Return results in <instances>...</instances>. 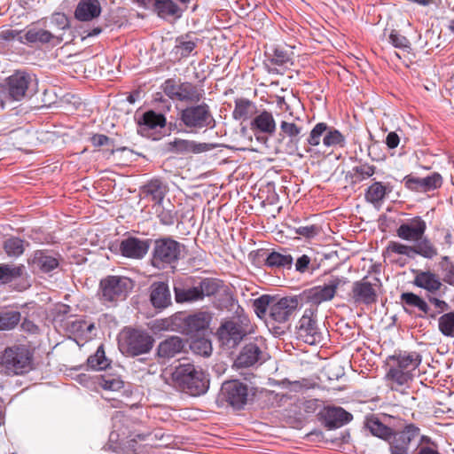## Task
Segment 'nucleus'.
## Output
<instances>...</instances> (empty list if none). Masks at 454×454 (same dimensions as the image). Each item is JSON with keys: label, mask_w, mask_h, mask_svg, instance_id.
<instances>
[{"label": "nucleus", "mask_w": 454, "mask_h": 454, "mask_svg": "<svg viewBox=\"0 0 454 454\" xmlns=\"http://www.w3.org/2000/svg\"><path fill=\"white\" fill-rule=\"evenodd\" d=\"M438 330L443 336L454 338V311L443 313L438 318Z\"/></svg>", "instance_id": "79ce46f5"}, {"label": "nucleus", "mask_w": 454, "mask_h": 454, "mask_svg": "<svg viewBox=\"0 0 454 454\" xmlns=\"http://www.w3.org/2000/svg\"><path fill=\"white\" fill-rule=\"evenodd\" d=\"M211 320V315L206 311H199L189 316L178 315L175 323L180 325V330L186 334H194L207 329Z\"/></svg>", "instance_id": "2eb2a0df"}, {"label": "nucleus", "mask_w": 454, "mask_h": 454, "mask_svg": "<svg viewBox=\"0 0 454 454\" xmlns=\"http://www.w3.org/2000/svg\"><path fill=\"white\" fill-rule=\"evenodd\" d=\"M309 262H310V258L308 255H306V254L301 255L296 261V263H295L296 270L300 271V272H305L306 270L308 269Z\"/></svg>", "instance_id": "338daca9"}, {"label": "nucleus", "mask_w": 454, "mask_h": 454, "mask_svg": "<svg viewBox=\"0 0 454 454\" xmlns=\"http://www.w3.org/2000/svg\"><path fill=\"white\" fill-rule=\"evenodd\" d=\"M22 266H14L9 264L0 265V281L8 283L22 275Z\"/></svg>", "instance_id": "09e8293b"}, {"label": "nucleus", "mask_w": 454, "mask_h": 454, "mask_svg": "<svg viewBox=\"0 0 454 454\" xmlns=\"http://www.w3.org/2000/svg\"><path fill=\"white\" fill-rule=\"evenodd\" d=\"M439 267L443 273L442 280L454 286V263L450 261V258L447 255L442 256L439 262Z\"/></svg>", "instance_id": "3c124183"}, {"label": "nucleus", "mask_w": 454, "mask_h": 454, "mask_svg": "<svg viewBox=\"0 0 454 454\" xmlns=\"http://www.w3.org/2000/svg\"><path fill=\"white\" fill-rule=\"evenodd\" d=\"M401 301L404 306V309L407 311L406 307L417 308L423 315L419 317H424V316L428 315L430 311L429 305L422 297L419 296L413 293H403L401 294Z\"/></svg>", "instance_id": "e433bc0d"}, {"label": "nucleus", "mask_w": 454, "mask_h": 454, "mask_svg": "<svg viewBox=\"0 0 454 454\" xmlns=\"http://www.w3.org/2000/svg\"><path fill=\"white\" fill-rule=\"evenodd\" d=\"M323 141L325 147H343L345 137L337 129L325 122L317 123L310 131L307 142L310 146H317Z\"/></svg>", "instance_id": "1a4fd4ad"}, {"label": "nucleus", "mask_w": 454, "mask_h": 454, "mask_svg": "<svg viewBox=\"0 0 454 454\" xmlns=\"http://www.w3.org/2000/svg\"><path fill=\"white\" fill-rule=\"evenodd\" d=\"M297 297H283L270 305V316L278 323H284L294 314L298 308Z\"/></svg>", "instance_id": "a211bd4d"}, {"label": "nucleus", "mask_w": 454, "mask_h": 454, "mask_svg": "<svg viewBox=\"0 0 454 454\" xmlns=\"http://www.w3.org/2000/svg\"><path fill=\"white\" fill-rule=\"evenodd\" d=\"M387 251L399 255H405L409 258H414L413 246L405 245L396 241H390L387 245Z\"/></svg>", "instance_id": "603ef678"}, {"label": "nucleus", "mask_w": 454, "mask_h": 454, "mask_svg": "<svg viewBox=\"0 0 454 454\" xmlns=\"http://www.w3.org/2000/svg\"><path fill=\"white\" fill-rule=\"evenodd\" d=\"M91 142L95 146H102L108 145L110 138L103 134H96L91 137Z\"/></svg>", "instance_id": "774afa93"}, {"label": "nucleus", "mask_w": 454, "mask_h": 454, "mask_svg": "<svg viewBox=\"0 0 454 454\" xmlns=\"http://www.w3.org/2000/svg\"><path fill=\"white\" fill-rule=\"evenodd\" d=\"M253 131L272 135L276 131V121L271 113L263 110L257 114L250 122Z\"/></svg>", "instance_id": "cd10ccee"}, {"label": "nucleus", "mask_w": 454, "mask_h": 454, "mask_svg": "<svg viewBox=\"0 0 454 454\" xmlns=\"http://www.w3.org/2000/svg\"><path fill=\"white\" fill-rule=\"evenodd\" d=\"M4 249L9 256L18 257L24 253V241L19 238L12 237L4 242Z\"/></svg>", "instance_id": "de8ad7c7"}, {"label": "nucleus", "mask_w": 454, "mask_h": 454, "mask_svg": "<svg viewBox=\"0 0 454 454\" xmlns=\"http://www.w3.org/2000/svg\"><path fill=\"white\" fill-rule=\"evenodd\" d=\"M154 339L145 331L125 329L120 340V347L123 353L138 356L148 353L153 346Z\"/></svg>", "instance_id": "39448f33"}, {"label": "nucleus", "mask_w": 454, "mask_h": 454, "mask_svg": "<svg viewBox=\"0 0 454 454\" xmlns=\"http://www.w3.org/2000/svg\"><path fill=\"white\" fill-rule=\"evenodd\" d=\"M221 284L215 279L206 278L202 280L198 286L200 300L205 296L215 295L218 293Z\"/></svg>", "instance_id": "8fccbe9b"}, {"label": "nucleus", "mask_w": 454, "mask_h": 454, "mask_svg": "<svg viewBox=\"0 0 454 454\" xmlns=\"http://www.w3.org/2000/svg\"><path fill=\"white\" fill-rule=\"evenodd\" d=\"M185 342L178 336H171L161 342L157 348V355L160 358L169 359L182 352Z\"/></svg>", "instance_id": "393cba45"}, {"label": "nucleus", "mask_w": 454, "mask_h": 454, "mask_svg": "<svg viewBox=\"0 0 454 454\" xmlns=\"http://www.w3.org/2000/svg\"><path fill=\"white\" fill-rule=\"evenodd\" d=\"M169 374L172 384L193 396L206 393L209 387L204 372L192 364H181Z\"/></svg>", "instance_id": "f03ea898"}, {"label": "nucleus", "mask_w": 454, "mask_h": 454, "mask_svg": "<svg viewBox=\"0 0 454 454\" xmlns=\"http://www.w3.org/2000/svg\"><path fill=\"white\" fill-rule=\"evenodd\" d=\"M378 279L375 283H370L366 278L356 281L352 286V298L356 303L371 305L377 301Z\"/></svg>", "instance_id": "f3484780"}, {"label": "nucleus", "mask_w": 454, "mask_h": 454, "mask_svg": "<svg viewBox=\"0 0 454 454\" xmlns=\"http://www.w3.org/2000/svg\"><path fill=\"white\" fill-rule=\"evenodd\" d=\"M343 284L345 281L341 278L333 277L327 283L307 290L305 292L307 301L313 305H319L331 301L335 296L338 287Z\"/></svg>", "instance_id": "4468645a"}, {"label": "nucleus", "mask_w": 454, "mask_h": 454, "mask_svg": "<svg viewBox=\"0 0 454 454\" xmlns=\"http://www.w3.org/2000/svg\"><path fill=\"white\" fill-rule=\"evenodd\" d=\"M20 31L12 29V28H4L0 30V40L3 41H12L20 35Z\"/></svg>", "instance_id": "69168bd1"}, {"label": "nucleus", "mask_w": 454, "mask_h": 454, "mask_svg": "<svg viewBox=\"0 0 454 454\" xmlns=\"http://www.w3.org/2000/svg\"><path fill=\"white\" fill-rule=\"evenodd\" d=\"M28 263L34 268L43 272H50L56 269L59 264V260L55 255L44 252L35 251L32 257L28 260Z\"/></svg>", "instance_id": "5701e85b"}, {"label": "nucleus", "mask_w": 454, "mask_h": 454, "mask_svg": "<svg viewBox=\"0 0 454 454\" xmlns=\"http://www.w3.org/2000/svg\"><path fill=\"white\" fill-rule=\"evenodd\" d=\"M174 293L175 299L179 303L200 300L198 286H190L182 278L174 281Z\"/></svg>", "instance_id": "bb28decb"}, {"label": "nucleus", "mask_w": 454, "mask_h": 454, "mask_svg": "<svg viewBox=\"0 0 454 454\" xmlns=\"http://www.w3.org/2000/svg\"><path fill=\"white\" fill-rule=\"evenodd\" d=\"M158 217L162 224L172 225L175 223L176 214L171 209L162 208L158 212Z\"/></svg>", "instance_id": "052dcab7"}, {"label": "nucleus", "mask_w": 454, "mask_h": 454, "mask_svg": "<svg viewBox=\"0 0 454 454\" xmlns=\"http://www.w3.org/2000/svg\"><path fill=\"white\" fill-rule=\"evenodd\" d=\"M151 301L155 308H166L170 304L171 295L164 282H155L151 286Z\"/></svg>", "instance_id": "c85d7f7f"}, {"label": "nucleus", "mask_w": 454, "mask_h": 454, "mask_svg": "<svg viewBox=\"0 0 454 454\" xmlns=\"http://www.w3.org/2000/svg\"><path fill=\"white\" fill-rule=\"evenodd\" d=\"M248 318L239 316L224 321L217 331V336L222 346L226 348H235L247 335Z\"/></svg>", "instance_id": "423d86ee"}, {"label": "nucleus", "mask_w": 454, "mask_h": 454, "mask_svg": "<svg viewBox=\"0 0 454 454\" xmlns=\"http://www.w3.org/2000/svg\"><path fill=\"white\" fill-rule=\"evenodd\" d=\"M164 93L173 100L187 103H198L204 96V90L197 85L168 79L163 84Z\"/></svg>", "instance_id": "6e6552de"}, {"label": "nucleus", "mask_w": 454, "mask_h": 454, "mask_svg": "<svg viewBox=\"0 0 454 454\" xmlns=\"http://www.w3.org/2000/svg\"><path fill=\"white\" fill-rule=\"evenodd\" d=\"M101 7L98 0H81L75 9V18L89 21L100 14Z\"/></svg>", "instance_id": "c756f323"}, {"label": "nucleus", "mask_w": 454, "mask_h": 454, "mask_svg": "<svg viewBox=\"0 0 454 454\" xmlns=\"http://www.w3.org/2000/svg\"><path fill=\"white\" fill-rule=\"evenodd\" d=\"M314 314L313 309H306L296 326V337L309 345L319 344L323 340L322 333L317 325Z\"/></svg>", "instance_id": "ddd939ff"}, {"label": "nucleus", "mask_w": 454, "mask_h": 454, "mask_svg": "<svg viewBox=\"0 0 454 454\" xmlns=\"http://www.w3.org/2000/svg\"><path fill=\"white\" fill-rule=\"evenodd\" d=\"M25 37L30 43H49L52 38L62 40L60 35H54L51 31L33 27L27 31Z\"/></svg>", "instance_id": "ea45409f"}, {"label": "nucleus", "mask_w": 454, "mask_h": 454, "mask_svg": "<svg viewBox=\"0 0 454 454\" xmlns=\"http://www.w3.org/2000/svg\"><path fill=\"white\" fill-rule=\"evenodd\" d=\"M352 419V414L341 407H331L325 411V420L330 427H340Z\"/></svg>", "instance_id": "7c9ffc66"}, {"label": "nucleus", "mask_w": 454, "mask_h": 454, "mask_svg": "<svg viewBox=\"0 0 454 454\" xmlns=\"http://www.w3.org/2000/svg\"><path fill=\"white\" fill-rule=\"evenodd\" d=\"M427 300L438 309V313H443L448 311L450 309V305L444 300L439 299L433 295H428Z\"/></svg>", "instance_id": "e2e57ef3"}, {"label": "nucleus", "mask_w": 454, "mask_h": 454, "mask_svg": "<svg viewBox=\"0 0 454 454\" xmlns=\"http://www.w3.org/2000/svg\"><path fill=\"white\" fill-rule=\"evenodd\" d=\"M199 39L192 37L190 35L180 36L176 41V45L173 49V52L178 58L188 57L196 48Z\"/></svg>", "instance_id": "f704fd0d"}, {"label": "nucleus", "mask_w": 454, "mask_h": 454, "mask_svg": "<svg viewBox=\"0 0 454 454\" xmlns=\"http://www.w3.org/2000/svg\"><path fill=\"white\" fill-rule=\"evenodd\" d=\"M145 196H150L160 207L167 192V186L159 179H153L142 187Z\"/></svg>", "instance_id": "473e14b6"}, {"label": "nucleus", "mask_w": 454, "mask_h": 454, "mask_svg": "<svg viewBox=\"0 0 454 454\" xmlns=\"http://www.w3.org/2000/svg\"><path fill=\"white\" fill-rule=\"evenodd\" d=\"M21 315L13 309L0 310V331L13 329L20 321Z\"/></svg>", "instance_id": "58836bf2"}, {"label": "nucleus", "mask_w": 454, "mask_h": 454, "mask_svg": "<svg viewBox=\"0 0 454 454\" xmlns=\"http://www.w3.org/2000/svg\"><path fill=\"white\" fill-rule=\"evenodd\" d=\"M302 128L294 121L284 120L280 122V136L287 137L291 142H297Z\"/></svg>", "instance_id": "a18cd8bd"}, {"label": "nucleus", "mask_w": 454, "mask_h": 454, "mask_svg": "<svg viewBox=\"0 0 454 454\" xmlns=\"http://www.w3.org/2000/svg\"><path fill=\"white\" fill-rule=\"evenodd\" d=\"M393 362L386 375L392 390L403 392L413 378V372L420 364L421 358L417 352H400L389 356Z\"/></svg>", "instance_id": "f257e3e1"}, {"label": "nucleus", "mask_w": 454, "mask_h": 454, "mask_svg": "<svg viewBox=\"0 0 454 454\" xmlns=\"http://www.w3.org/2000/svg\"><path fill=\"white\" fill-rule=\"evenodd\" d=\"M296 233L305 238H313L317 235L318 228L316 225L300 226L296 229Z\"/></svg>", "instance_id": "680f3d73"}, {"label": "nucleus", "mask_w": 454, "mask_h": 454, "mask_svg": "<svg viewBox=\"0 0 454 454\" xmlns=\"http://www.w3.org/2000/svg\"><path fill=\"white\" fill-rule=\"evenodd\" d=\"M389 42L395 48H399V49L407 50V49H410V46H411V43H410L409 40L405 36L398 34L395 31H393L390 34V35H389Z\"/></svg>", "instance_id": "4d7b16f0"}, {"label": "nucleus", "mask_w": 454, "mask_h": 454, "mask_svg": "<svg viewBox=\"0 0 454 454\" xmlns=\"http://www.w3.org/2000/svg\"><path fill=\"white\" fill-rule=\"evenodd\" d=\"M255 113L256 106L252 101L247 98H239L235 100V107L232 112V115L235 120H248Z\"/></svg>", "instance_id": "4c0bfd02"}, {"label": "nucleus", "mask_w": 454, "mask_h": 454, "mask_svg": "<svg viewBox=\"0 0 454 454\" xmlns=\"http://www.w3.org/2000/svg\"><path fill=\"white\" fill-rule=\"evenodd\" d=\"M32 79L25 72L18 71L12 74L6 82V85L0 88L3 98L6 103L12 100L19 101L23 98Z\"/></svg>", "instance_id": "f8f14e48"}, {"label": "nucleus", "mask_w": 454, "mask_h": 454, "mask_svg": "<svg viewBox=\"0 0 454 454\" xmlns=\"http://www.w3.org/2000/svg\"><path fill=\"white\" fill-rule=\"evenodd\" d=\"M219 398L234 409L240 410L248 399L247 386L236 380L225 381L222 385Z\"/></svg>", "instance_id": "9d476101"}, {"label": "nucleus", "mask_w": 454, "mask_h": 454, "mask_svg": "<svg viewBox=\"0 0 454 454\" xmlns=\"http://www.w3.org/2000/svg\"><path fill=\"white\" fill-rule=\"evenodd\" d=\"M385 421H381L375 416L366 418L365 427L375 436L386 439L392 434V429L385 425L386 419H390L389 416L385 415Z\"/></svg>", "instance_id": "72a5a7b5"}, {"label": "nucleus", "mask_w": 454, "mask_h": 454, "mask_svg": "<svg viewBox=\"0 0 454 454\" xmlns=\"http://www.w3.org/2000/svg\"><path fill=\"white\" fill-rule=\"evenodd\" d=\"M414 279L413 285L417 287L426 290L429 294L437 293L442 286V280L440 277L431 270H413Z\"/></svg>", "instance_id": "aec40b11"}, {"label": "nucleus", "mask_w": 454, "mask_h": 454, "mask_svg": "<svg viewBox=\"0 0 454 454\" xmlns=\"http://www.w3.org/2000/svg\"><path fill=\"white\" fill-rule=\"evenodd\" d=\"M262 356V350L257 344L250 342L246 344L234 361L237 369L247 368L254 365Z\"/></svg>", "instance_id": "4be33fe9"}, {"label": "nucleus", "mask_w": 454, "mask_h": 454, "mask_svg": "<svg viewBox=\"0 0 454 454\" xmlns=\"http://www.w3.org/2000/svg\"><path fill=\"white\" fill-rule=\"evenodd\" d=\"M293 258L290 254H282L278 252L270 253L266 259V265L276 268H291Z\"/></svg>", "instance_id": "49530a36"}, {"label": "nucleus", "mask_w": 454, "mask_h": 454, "mask_svg": "<svg viewBox=\"0 0 454 454\" xmlns=\"http://www.w3.org/2000/svg\"><path fill=\"white\" fill-rule=\"evenodd\" d=\"M272 301H270L268 296H262L258 299H255L253 304L255 313L259 317H262L266 313L268 308L270 309Z\"/></svg>", "instance_id": "6e6d98bb"}, {"label": "nucleus", "mask_w": 454, "mask_h": 454, "mask_svg": "<svg viewBox=\"0 0 454 454\" xmlns=\"http://www.w3.org/2000/svg\"><path fill=\"white\" fill-rule=\"evenodd\" d=\"M144 7L154 6L158 15L161 18L177 16L181 14V9L172 0H137Z\"/></svg>", "instance_id": "a878e982"}, {"label": "nucleus", "mask_w": 454, "mask_h": 454, "mask_svg": "<svg viewBox=\"0 0 454 454\" xmlns=\"http://www.w3.org/2000/svg\"><path fill=\"white\" fill-rule=\"evenodd\" d=\"M148 249L147 240H141L133 237L123 239L120 245L121 254L133 259L143 258L147 254Z\"/></svg>", "instance_id": "412c9836"}, {"label": "nucleus", "mask_w": 454, "mask_h": 454, "mask_svg": "<svg viewBox=\"0 0 454 454\" xmlns=\"http://www.w3.org/2000/svg\"><path fill=\"white\" fill-rule=\"evenodd\" d=\"M376 167L368 163H361L353 168L355 177L359 180L367 179L374 175Z\"/></svg>", "instance_id": "5fc2aeb1"}, {"label": "nucleus", "mask_w": 454, "mask_h": 454, "mask_svg": "<svg viewBox=\"0 0 454 454\" xmlns=\"http://www.w3.org/2000/svg\"><path fill=\"white\" fill-rule=\"evenodd\" d=\"M181 253V245L171 239H162L155 242L153 264L163 268L165 264L176 262Z\"/></svg>", "instance_id": "9b49d317"}, {"label": "nucleus", "mask_w": 454, "mask_h": 454, "mask_svg": "<svg viewBox=\"0 0 454 454\" xmlns=\"http://www.w3.org/2000/svg\"><path fill=\"white\" fill-rule=\"evenodd\" d=\"M51 25L58 30H64L68 27V20L63 13H55L51 19Z\"/></svg>", "instance_id": "13d9d810"}, {"label": "nucleus", "mask_w": 454, "mask_h": 454, "mask_svg": "<svg viewBox=\"0 0 454 454\" xmlns=\"http://www.w3.org/2000/svg\"><path fill=\"white\" fill-rule=\"evenodd\" d=\"M133 287V281L127 277L107 276L99 283V299L104 303L115 304L124 301Z\"/></svg>", "instance_id": "20e7f679"}, {"label": "nucleus", "mask_w": 454, "mask_h": 454, "mask_svg": "<svg viewBox=\"0 0 454 454\" xmlns=\"http://www.w3.org/2000/svg\"><path fill=\"white\" fill-rule=\"evenodd\" d=\"M442 177L439 173H433L427 177H415L407 176L404 177L405 187L417 192H427L441 187Z\"/></svg>", "instance_id": "6ab92c4d"}, {"label": "nucleus", "mask_w": 454, "mask_h": 454, "mask_svg": "<svg viewBox=\"0 0 454 454\" xmlns=\"http://www.w3.org/2000/svg\"><path fill=\"white\" fill-rule=\"evenodd\" d=\"M427 228V223L420 216H416L402 223L396 229V235L403 240L415 244L425 236Z\"/></svg>", "instance_id": "dca6fc26"}, {"label": "nucleus", "mask_w": 454, "mask_h": 454, "mask_svg": "<svg viewBox=\"0 0 454 454\" xmlns=\"http://www.w3.org/2000/svg\"><path fill=\"white\" fill-rule=\"evenodd\" d=\"M33 352L25 345H14L0 352V365L8 375H20L32 369Z\"/></svg>", "instance_id": "7ed1b4c3"}, {"label": "nucleus", "mask_w": 454, "mask_h": 454, "mask_svg": "<svg viewBox=\"0 0 454 454\" xmlns=\"http://www.w3.org/2000/svg\"><path fill=\"white\" fill-rule=\"evenodd\" d=\"M142 123L148 129H154L165 127L167 121L162 114L148 111L143 114Z\"/></svg>", "instance_id": "37998d69"}, {"label": "nucleus", "mask_w": 454, "mask_h": 454, "mask_svg": "<svg viewBox=\"0 0 454 454\" xmlns=\"http://www.w3.org/2000/svg\"><path fill=\"white\" fill-rule=\"evenodd\" d=\"M179 120L190 132L209 127L214 122L209 106L206 103L185 107L179 113Z\"/></svg>", "instance_id": "0eeeda50"}, {"label": "nucleus", "mask_w": 454, "mask_h": 454, "mask_svg": "<svg viewBox=\"0 0 454 454\" xmlns=\"http://www.w3.org/2000/svg\"><path fill=\"white\" fill-rule=\"evenodd\" d=\"M392 188L389 184H384L381 182H374L365 192V199L368 202L377 206L380 205L386 195L391 192Z\"/></svg>", "instance_id": "2f4dec72"}, {"label": "nucleus", "mask_w": 454, "mask_h": 454, "mask_svg": "<svg viewBox=\"0 0 454 454\" xmlns=\"http://www.w3.org/2000/svg\"><path fill=\"white\" fill-rule=\"evenodd\" d=\"M99 385L106 390L118 391L123 387V381L120 377L112 375L102 376Z\"/></svg>", "instance_id": "864d4df0"}, {"label": "nucleus", "mask_w": 454, "mask_h": 454, "mask_svg": "<svg viewBox=\"0 0 454 454\" xmlns=\"http://www.w3.org/2000/svg\"><path fill=\"white\" fill-rule=\"evenodd\" d=\"M413 251L414 257L419 255L427 260L434 259L439 254L436 246L426 235L413 245Z\"/></svg>", "instance_id": "c9c22d12"}, {"label": "nucleus", "mask_w": 454, "mask_h": 454, "mask_svg": "<svg viewBox=\"0 0 454 454\" xmlns=\"http://www.w3.org/2000/svg\"><path fill=\"white\" fill-rule=\"evenodd\" d=\"M390 452L391 454H409V447L395 437L390 444Z\"/></svg>", "instance_id": "0e129e2a"}, {"label": "nucleus", "mask_w": 454, "mask_h": 454, "mask_svg": "<svg viewBox=\"0 0 454 454\" xmlns=\"http://www.w3.org/2000/svg\"><path fill=\"white\" fill-rule=\"evenodd\" d=\"M397 440L402 442L409 447L411 443H419L420 438V430L413 424L407 425L404 429L395 436Z\"/></svg>", "instance_id": "a19ab883"}, {"label": "nucleus", "mask_w": 454, "mask_h": 454, "mask_svg": "<svg viewBox=\"0 0 454 454\" xmlns=\"http://www.w3.org/2000/svg\"><path fill=\"white\" fill-rule=\"evenodd\" d=\"M168 150L176 153H200L208 151L209 145L206 143H197L192 140L176 138L168 144Z\"/></svg>", "instance_id": "b1692460"}, {"label": "nucleus", "mask_w": 454, "mask_h": 454, "mask_svg": "<svg viewBox=\"0 0 454 454\" xmlns=\"http://www.w3.org/2000/svg\"><path fill=\"white\" fill-rule=\"evenodd\" d=\"M88 366L93 370H105L109 364L110 361L105 356L103 346H99L96 353L88 358Z\"/></svg>", "instance_id": "c03bdc74"}, {"label": "nucleus", "mask_w": 454, "mask_h": 454, "mask_svg": "<svg viewBox=\"0 0 454 454\" xmlns=\"http://www.w3.org/2000/svg\"><path fill=\"white\" fill-rule=\"evenodd\" d=\"M291 61L290 54L282 50V49H275L273 56H272V62L276 65H285Z\"/></svg>", "instance_id": "bf43d9fd"}]
</instances>
